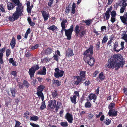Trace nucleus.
<instances>
[{
  "label": "nucleus",
  "mask_w": 127,
  "mask_h": 127,
  "mask_svg": "<svg viewBox=\"0 0 127 127\" xmlns=\"http://www.w3.org/2000/svg\"><path fill=\"white\" fill-rule=\"evenodd\" d=\"M65 118L69 123H72L73 118V115L71 113H70L69 112H67L65 115Z\"/></svg>",
  "instance_id": "obj_6"
},
{
  "label": "nucleus",
  "mask_w": 127,
  "mask_h": 127,
  "mask_svg": "<svg viewBox=\"0 0 127 127\" xmlns=\"http://www.w3.org/2000/svg\"><path fill=\"white\" fill-rule=\"evenodd\" d=\"M86 30H84L81 31L80 33H79V37L81 38L83 36H84V35L86 34Z\"/></svg>",
  "instance_id": "obj_29"
},
{
  "label": "nucleus",
  "mask_w": 127,
  "mask_h": 127,
  "mask_svg": "<svg viewBox=\"0 0 127 127\" xmlns=\"http://www.w3.org/2000/svg\"><path fill=\"white\" fill-rule=\"evenodd\" d=\"M38 118H39L38 116H34L31 117L30 120L36 121L38 119Z\"/></svg>",
  "instance_id": "obj_39"
},
{
  "label": "nucleus",
  "mask_w": 127,
  "mask_h": 127,
  "mask_svg": "<svg viewBox=\"0 0 127 127\" xmlns=\"http://www.w3.org/2000/svg\"><path fill=\"white\" fill-rule=\"evenodd\" d=\"M90 59V61H89V63L87 64L91 66H92L94 65V63L95 62V59L94 58H92L91 59Z\"/></svg>",
  "instance_id": "obj_28"
},
{
  "label": "nucleus",
  "mask_w": 127,
  "mask_h": 127,
  "mask_svg": "<svg viewBox=\"0 0 127 127\" xmlns=\"http://www.w3.org/2000/svg\"><path fill=\"white\" fill-rule=\"evenodd\" d=\"M23 83L24 86L27 88H28L30 85V84L26 80L24 81Z\"/></svg>",
  "instance_id": "obj_30"
},
{
  "label": "nucleus",
  "mask_w": 127,
  "mask_h": 127,
  "mask_svg": "<svg viewBox=\"0 0 127 127\" xmlns=\"http://www.w3.org/2000/svg\"><path fill=\"white\" fill-rule=\"evenodd\" d=\"M116 20V19L115 18V17L111 16L110 21L112 23H114Z\"/></svg>",
  "instance_id": "obj_59"
},
{
  "label": "nucleus",
  "mask_w": 127,
  "mask_h": 127,
  "mask_svg": "<svg viewBox=\"0 0 127 127\" xmlns=\"http://www.w3.org/2000/svg\"><path fill=\"white\" fill-rule=\"evenodd\" d=\"M72 32L68 30H65V35L67 36V39L68 40H69L71 38V35Z\"/></svg>",
  "instance_id": "obj_13"
},
{
  "label": "nucleus",
  "mask_w": 127,
  "mask_h": 127,
  "mask_svg": "<svg viewBox=\"0 0 127 127\" xmlns=\"http://www.w3.org/2000/svg\"><path fill=\"white\" fill-rule=\"evenodd\" d=\"M16 41L15 38L14 36H13L12 37V39L10 43V45L12 49H13L14 47L16 44Z\"/></svg>",
  "instance_id": "obj_17"
},
{
  "label": "nucleus",
  "mask_w": 127,
  "mask_h": 127,
  "mask_svg": "<svg viewBox=\"0 0 127 127\" xmlns=\"http://www.w3.org/2000/svg\"><path fill=\"white\" fill-rule=\"evenodd\" d=\"M120 18L122 22L125 25H127V17H125L124 16H120Z\"/></svg>",
  "instance_id": "obj_22"
},
{
  "label": "nucleus",
  "mask_w": 127,
  "mask_h": 127,
  "mask_svg": "<svg viewBox=\"0 0 127 127\" xmlns=\"http://www.w3.org/2000/svg\"><path fill=\"white\" fill-rule=\"evenodd\" d=\"M92 104L90 102L88 101L85 103V108H90L91 107Z\"/></svg>",
  "instance_id": "obj_35"
},
{
  "label": "nucleus",
  "mask_w": 127,
  "mask_h": 127,
  "mask_svg": "<svg viewBox=\"0 0 127 127\" xmlns=\"http://www.w3.org/2000/svg\"><path fill=\"white\" fill-rule=\"evenodd\" d=\"M111 122V120L109 119H106L105 120L104 123L106 125H108Z\"/></svg>",
  "instance_id": "obj_51"
},
{
  "label": "nucleus",
  "mask_w": 127,
  "mask_h": 127,
  "mask_svg": "<svg viewBox=\"0 0 127 127\" xmlns=\"http://www.w3.org/2000/svg\"><path fill=\"white\" fill-rule=\"evenodd\" d=\"M83 23H85L88 26H89L90 25L91 23L92 20L91 19H90L89 20H83Z\"/></svg>",
  "instance_id": "obj_37"
},
{
  "label": "nucleus",
  "mask_w": 127,
  "mask_h": 127,
  "mask_svg": "<svg viewBox=\"0 0 127 127\" xmlns=\"http://www.w3.org/2000/svg\"><path fill=\"white\" fill-rule=\"evenodd\" d=\"M30 124L32 127H39V126L38 125H36L32 123H30Z\"/></svg>",
  "instance_id": "obj_60"
},
{
  "label": "nucleus",
  "mask_w": 127,
  "mask_h": 127,
  "mask_svg": "<svg viewBox=\"0 0 127 127\" xmlns=\"http://www.w3.org/2000/svg\"><path fill=\"white\" fill-rule=\"evenodd\" d=\"M30 114V113L28 111H27L25 112L24 115V117L25 118H26V119H28V116Z\"/></svg>",
  "instance_id": "obj_48"
},
{
  "label": "nucleus",
  "mask_w": 127,
  "mask_h": 127,
  "mask_svg": "<svg viewBox=\"0 0 127 127\" xmlns=\"http://www.w3.org/2000/svg\"><path fill=\"white\" fill-rule=\"evenodd\" d=\"M11 53L10 49H7L6 50V56L8 57Z\"/></svg>",
  "instance_id": "obj_50"
},
{
  "label": "nucleus",
  "mask_w": 127,
  "mask_h": 127,
  "mask_svg": "<svg viewBox=\"0 0 127 127\" xmlns=\"http://www.w3.org/2000/svg\"><path fill=\"white\" fill-rule=\"evenodd\" d=\"M89 97L91 100L93 99L95 100L97 98V96L95 94H90Z\"/></svg>",
  "instance_id": "obj_24"
},
{
  "label": "nucleus",
  "mask_w": 127,
  "mask_h": 127,
  "mask_svg": "<svg viewBox=\"0 0 127 127\" xmlns=\"http://www.w3.org/2000/svg\"><path fill=\"white\" fill-rule=\"evenodd\" d=\"M120 54H114L112 59L109 62L107 66L108 68L110 67L112 69L115 68V69L118 70L120 67L123 68L125 63V61Z\"/></svg>",
  "instance_id": "obj_2"
},
{
  "label": "nucleus",
  "mask_w": 127,
  "mask_h": 127,
  "mask_svg": "<svg viewBox=\"0 0 127 127\" xmlns=\"http://www.w3.org/2000/svg\"><path fill=\"white\" fill-rule=\"evenodd\" d=\"M116 14V12L115 10H112L111 12V16L115 17Z\"/></svg>",
  "instance_id": "obj_53"
},
{
  "label": "nucleus",
  "mask_w": 127,
  "mask_h": 127,
  "mask_svg": "<svg viewBox=\"0 0 127 127\" xmlns=\"http://www.w3.org/2000/svg\"><path fill=\"white\" fill-rule=\"evenodd\" d=\"M13 3L8 2L7 3V8L8 10L13 9L15 6L16 11L12 15L9 17V20L11 22L15 21L18 19L20 16H22L24 11V6L19 0H11Z\"/></svg>",
  "instance_id": "obj_1"
},
{
  "label": "nucleus",
  "mask_w": 127,
  "mask_h": 127,
  "mask_svg": "<svg viewBox=\"0 0 127 127\" xmlns=\"http://www.w3.org/2000/svg\"><path fill=\"white\" fill-rule=\"evenodd\" d=\"M104 73L103 72L100 73L99 75V77L101 80H104L105 78V76L103 75Z\"/></svg>",
  "instance_id": "obj_32"
},
{
  "label": "nucleus",
  "mask_w": 127,
  "mask_h": 127,
  "mask_svg": "<svg viewBox=\"0 0 127 127\" xmlns=\"http://www.w3.org/2000/svg\"><path fill=\"white\" fill-rule=\"evenodd\" d=\"M53 57L54 60L57 62L58 61L59 56L58 55H57L56 54L54 55Z\"/></svg>",
  "instance_id": "obj_58"
},
{
  "label": "nucleus",
  "mask_w": 127,
  "mask_h": 127,
  "mask_svg": "<svg viewBox=\"0 0 127 127\" xmlns=\"http://www.w3.org/2000/svg\"><path fill=\"white\" fill-rule=\"evenodd\" d=\"M76 6V4L74 2H73L71 7V12L73 14L75 13Z\"/></svg>",
  "instance_id": "obj_27"
},
{
  "label": "nucleus",
  "mask_w": 127,
  "mask_h": 127,
  "mask_svg": "<svg viewBox=\"0 0 127 127\" xmlns=\"http://www.w3.org/2000/svg\"><path fill=\"white\" fill-rule=\"evenodd\" d=\"M60 125L62 127H66L68 126V124L66 122H62L60 123Z\"/></svg>",
  "instance_id": "obj_41"
},
{
  "label": "nucleus",
  "mask_w": 127,
  "mask_h": 127,
  "mask_svg": "<svg viewBox=\"0 0 127 127\" xmlns=\"http://www.w3.org/2000/svg\"><path fill=\"white\" fill-rule=\"evenodd\" d=\"M53 51V49L50 47H48L44 50V53L45 55H48L51 54Z\"/></svg>",
  "instance_id": "obj_18"
},
{
  "label": "nucleus",
  "mask_w": 127,
  "mask_h": 127,
  "mask_svg": "<svg viewBox=\"0 0 127 127\" xmlns=\"http://www.w3.org/2000/svg\"><path fill=\"white\" fill-rule=\"evenodd\" d=\"M79 77L83 79L84 80L86 79V71H81L79 73Z\"/></svg>",
  "instance_id": "obj_19"
},
{
  "label": "nucleus",
  "mask_w": 127,
  "mask_h": 127,
  "mask_svg": "<svg viewBox=\"0 0 127 127\" xmlns=\"http://www.w3.org/2000/svg\"><path fill=\"white\" fill-rule=\"evenodd\" d=\"M10 89L12 96L13 97H15V95L17 92L16 90L14 88H10Z\"/></svg>",
  "instance_id": "obj_23"
},
{
  "label": "nucleus",
  "mask_w": 127,
  "mask_h": 127,
  "mask_svg": "<svg viewBox=\"0 0 127 127\" xmlns=\"http://www.w3.org/2000/svg\"><path fill=\"white\" fill-rule=\"evenodd\" d=\"M95 49L96 50H98L100 47V41H98L96 44Z\"/></svg>",
  "instance_id": "obj_46"
},
{
  "label": "nucleus",
  "mask_w": 127,
  "mask_h": 127,
  "mask_svg": "<svg viewBox=\"0 0 127 127\" xmlns=\"http://www.w3.org/2000/svg\"><path fill=\"white\" fill-rule=\"evenodd\" d=\"M79 26L78 25H77L75 27L74 31L75 33V35L78 36V35L80 33V30L79 29Z\"/></svg>",
  "instance_id": "obj_20"
},
{
  "label": "nucleus",
  "mask_w": 127,
  "mask_h": 127,
  "mask_svg": "<svg viewBox=\"0 0 127 127\" xmlns=\"http://www.w3.org/2000/svg\"><path fill=\"white\" fill-rule=\"evenodd\" d=\"M76 78L77 79V80L74 82V83L76 85H77L82 83V81L83 80V79L79 77L78 76H76Z\"/></svg>",
  "instance_id": "obj_16"
},
{
  "label": "nucleus",
  "mask_w": 127,
  "mask_h": 127,
  "mask_svg": "<svg viewBox=\"0 0 127 127\" xmlns=\"http://www.w3.org/2000/svg\"><path fill=\"white\" fill-rule=\"evenodd\" d=\"M27 21L29 23L30 26L33 27L35 24V22H32L31 21V19L30 17H28L27 19Z\"/></svg>",
  "instance_id": "obj_25"
},
{
  "label": "nucleus",
  "mask_w": 127,
  "mask_h": 127,
  "mask_svg": "<svg viewBox=\"0 0 127 127\" xmlns=\"http://www.w3.org/2000/svg\"><path fill=\"white\" fill-rule=\"evenodd\" d=\"M5 7L3 4H1L0 5V10L2 12H5V10L4 9Z\"/></svg>",
  "instance_id": "obj_43"
},
{
  "label": "nucleus",
  "mask_w": 127,
  "mask_h": 127,
  "mask_svg": "<svg viewBox=\"0 0 127 127\" xmlns=\"http://www.w3.org/2000/svg\"><path fill=\"white\" fill-rule=\"evenodd\" d=\"M73 25H72L70 26V28L68 30L72 32L73 31Z\"/></svg>",
  "instance_id": "obj_64"
},
{
  "label": "nucleus",
  "mask_w": 127,
  "mask_h": 127,
  "mask_svg": "<svg viewBox=\"0 0 127 127\" xmlns=\"http://www.w3.org/2000/svg\"><path fill=\"white\" fill-rule=\"evenodd\" d=\"M46 73V70L45 66H43L41 70H40L37 72V74L39 75H45Z\"/></svg>",
  "instance_id": "obj_14"
},
{
  "label": "nucleus",
  "mask_w": 127,
  "mask_h": 127,
  "mask_svg": "<svg viewBox=\"0 0 127 127\" xmlns=\"http://www.w3.org/2000/svg\"><path fill=\"white\" fill-rule=\"evenodd\" d=\"M77 96L76 95H74L73 96H71L70 97V100L72 103H73L75 105L77 103L76 99Z\"/></svg>",
  "instance_id": "obj_21"
},
{
  "label": "nucleus",
  "mask_w": 127,
  "mask_h": 127,
  "mask_svg": "<svg viewBox=\"0 0 127 127\" xmlns=\"http://www.w3.org/2000/svg\"><path fill=\"white\" fill-rule=\"evenodd\" d=\"M67 20L66 19H64L61 23V26H65V23L67 22Z\"/></svg>",
  "instance_id": "obj_45"
},
{
  "label": "nucleus",
  "mask_w": 127,
  "mask_h": 127,
  "mask_svg": "<svg viewBox=\"0 0 127 127\" xmlns=\"http://www.w3.org/2000/svg\"><path fill=\"white\" fill-rule=\"evenodd\" d=\"M112 6H111L110 8H108L106 12L104 13L106 17V20H108L109 19L110 15V13L112 10Z\"/></svg>",
  "instance_id": "obj_15"
},
{
  "label": "nucleus",
  "mask_w": 127,
  "mask_h": 127,
  "mask_svg": "<svg viewBox=\"0 0 127 127\" xmlns=\"http://www.w3.org/2000/svg\"><path fill=\"white\" fill-rule=\"evenodd\" d=\"M90 83V81L88 79H87L85 82L83 83V84L85 86H88Z\"/></svg>",
  "instance_id": "obj_44"
},
{
  "label": "nucleus",
  "mask_w": 127,
  "mask_h": 127,
  "mask_svg": "<svg viewBox=\"0 0 127 127\" xmlns=\"http://www.w3.org/2000/svg\"><path fill=\"white\" fill-rule=\"evenodd\" d=\"M58 91L57 90H55L53 92H52V95L53 98H55L58 95Z\"/></svg>",
  "instance_id": "obj_26"
},
{
  "label": "nucleus",
  "mask_w": 127,
  "mask_h": 127,
  "mask_svg": "<svg viewBox=\"0 0 127 127\" xmlns=\"http://www.w3.org/2000/svg\"><path fill=\"white\" fill-rule=\"evenodd\" d=\"M27 11L28 13L30 14L31 13V10L32 9L30 6L27 7Z\"/></svg>",
  "instance_id": "obj_62"
},
{
  "label": "nucleus",
  "mask_w": 127,
  "mask_h": 127,
  "mask_svg": "<svg viewBox=\"0 0 127 127\" xmlns=\"http://www.w3.org/2000/svg\"><path fill=\"white\" fill-rule=\"evenodd\" d=\"M71 6L70 4L68 5L66 7V9L65 10V13H67L68 14L69 13V12L70 10Z\"/></svg>",
  "instance_id": "obj_33"
},
{
  "label": "nucleus",
  "mask_w": 127,
  "mask_h": 127,
  "mask_svg": "<svg viewBox=\"0 0 127 127\" xmlns=\"http://www.w3.org/2000/svg\"><path fill=\"white\" fill-rule=\"evenodd\" d=\"M46 107L45 103V101H43L41 103V105L40 107L41 110H43L45 109Z\"/></svg>",
  "instance_id": "obj_36"
},
{
  "label": "nucleus",
  "mask_w": 127,
  "mask_h": 127,
  "mask_svg": "<svg viewBox=\"0 0 127 127\" xmlns=\"http://www.w3.org/2000/svg\"><path fill=\"white\" fill-rule=\"evenodd\" d=\"M49 30H51L52 31H54L55 30H57L58 28L57 26L54 25H53L51 26L48 28Z\"/></svg>",
  "instance_id": "obj_34"
},
{
  "label": "nucleus",
  "mask_w": 127,
  "mask_h": 127,
  "mask_svg": "<svg viewBox=\"0 0 127 127\" xmlns=\"http://www.w3.org/2000/svg\"><path fill=\"white\" fill-rule=\"evenodd\" d=\"M108 39L107 36L106 35H105L103 38V39L102 41V44L105 43H106Z\"/></svg>",
  "instance_id": "obj_40"
},
{
  "label": "nucleus",
  "mask_w": 127,
  "mask_h": 127,
  "mask_svg": "<svg viewBox=\"0 0 127 127\" xmlns=\"http://www.w3.org/2000/svg\"><path fill=\"white\" fill-rule=\"evenodd\" d=\"M115 106V103H110L108 106V108L109 110H112Z\"/></svg>",
  "instance_id": "obj_42"
},
{
  "label": "nucleus",
  "mask_w": 127,
  "mask_h": 127,
  "mask_svg": "<svg viewBox=\"0 0 127 127\" xmlns=\"http://www.w3.org/2000/svg\"><path fill=\"white\" fill-rule=\"evenodd\" d=\"M23 83H20L19 84V86L20 89H23L24 88V86Z\"/></svg>",
  "instance_id": "obj_57"
},
{
  "label": "nucleus",
  "mask_w": 127,
  "mask_h": 127,
  "mask_svg": "<svg viewBox=\"0 0 127 127\" xmlns=\"http://www.w3.org/2000/svg\"><path fill=\"white\" fill-rule=\"evenodd\" d=\"M124 43L125 42L124 41H122L121 42V48L119 49V50L118 51H119L120 50H123L124 49Z\"/></svg>",
  "instance_id": "obj_49"
},
{
  "label": "nucleus",
  "mask_w": 127,
  "mask_h": 127,
  "mask_svg": "<svg viewBox=\"0 0 127 127\" xmlns=\"http://www.w3.org/2000/svg\"><path fill=\"white\" fill-rule=\"evenodd\" d=\"M11 74L16 77L17 76V72L15 71H12L11 72Z\"/></svg>",
  "instance_id": "obj_61"
},
{
  "label": "nucleus",
  "mask_w": 127,
  "mask_h": 127,
  "mask_svg": "<svg viewBox=\"0 0 127 127\" xmlns=\"http://www.w3.org/2000/svg\"><path fill=\"white\" fill-rule=\"evenodd\" d=\"M48 106L51 109H54L56 106L57 101L56 100H50L48 102Z\"/></svg>",
  "instance_id": "obj_7"
},
{
  "label": "nucleus",
  "mask_w": 127,
  "mask_h": 127,
  "mask_svg": "<svg viewBox=\"0 0 127 127\" xmlns=\"http://www.w3.org/2000/svg\"><path fill=\"white\" fill-rule=\"evenodd\" d=\"M52 86L53 87H56L57 86L58 87L61 85V81L56 80L53 79L52 80Z\"/></svg>",
  "instance_id": "obj_11"
},
{
  "label": "nucleus",
  "mask_w": 127,
  "mask_h": 127,
  "mask_svg": "<svg viewBox=\"0 0 127 127\" xmlns=\"http://www.w3.org/2000/svg\"><path fill=\"white\" fill-rule=\"evenodd\" d=\"M55 72L54 73L55 77L57 78L62 77L64 72L62 70L59 69L58 68H56L55 69Z\"/></svg>",
  "instance_id": "obj_5"
},
{
  "label": "nucleus",
  "mask_w": 127,
  "mask_h": 127,
  "mask_svg": "<svg viewBox=\"0 0 127 127\" xmlns=\"http://www.w3.org/2000/svg\"><path fill=\"white\" fill-rule=\"evenodd\" d=\"M45 86L43 85H40L37 88V92L36 94L39 97H40L42 101H43L44 99V96L42 92L45 88Z\"/></svg>",
  "instance_id": "obj_4"
},
{
  "label": "nucleus",
  "mask_w": 127,
  "mask_h": 127,
  "mask_svg": "<svg viewBox=\"0 0 127 127\" xmlns=\"http://www.w3.org/2000/svg\"><path fill=\"white\" fill-rule=\"evenodd\" d=\"M42 16L43 18L44 21L47 20L48 18L50 17V15L46 11L44 10H41V11Z\"/></svg>",
  "instance_id": "obj_8"
},
{
  "label": "nucleus",
  "mask_w": 127,
  "mask_h": 127,
  "mask_svg": "<svg viewBox=\"0 0 127 127\" xmlns=\"http://www.w3.org/2000/svg\"><path fill=\"white\" fill-rule=\"evenodd\" d=\"M118 111L115 109L109 110L108 112V115L110 116L115 117L117 115Z\"/></svg>",
  "instance_id": "obj_10"
},
{
  "label": "nucleus",
  "mask_w": 127,
  "mask_h": 127,
  "mask_svg": "<svg viewBox=\"0 0 127 127\" xmlns=\"http://www.w3.org/2000/svg\"><path fill=\"white\" fill-rule=\"evenodd\" d=\"M36 71L37 70H38L40 68V67L38 64H36L35 65L32 66L31 67Z\"/></svg>",
  "instance_id": "obj_38"
},
{
  "label": "nucleus",
  "mask_w": 127,
  "mask_h": 127,
  "mask_svg": "<svg viewBox=\"0 0 127 127\" xmlns=\"http://www.w3.org/2000/svg\"><path fill=\"white\" fill-rule=\"evenodd\" d=\"M74 55L73 50L69 48L66 50L65 56L66 57L68 56V57H71Z\"/></svg>",
  "instance_id": "obj_9"
},
{
  "label": "nucleus",
  "mask_w": 127,
  "mask_h": 127,
  "mask_svg": "<svg viewBox=\"0 0 127 127\" xmlns=\"http://www.w3.org/2000/svg\"><path fill=\"white\" fill-rule=\"evenodd\" d=\"M54 0H50L48 2V5L50 7L52 6V4H53Z\"/></svg>",
  "instance_id": "obj_56"
},
{
  "label": "nucleus",
  "mask_w": 127,
  "mask_h": 127,
  "mask_svg": "<svg viewBox=\"0 0 127 127\" xmlns=\"http://www.w3.org/2000/svg\"><path fill=\"white\" fill-rule=\"evenodd\" d=\"M39 47V45L37 44H36L34 46H32L31 47V49L32 50H34L38 48Z\"/></svg>",
  "instance_id": "obj_47"
},
{
  "label": "nucleus",
  "mask_w": 127,
  "mask_h": 127,
  "mask_svg": "<svg viewBox=\"0 0 127 127\" xmlns=\"http://www.w3.org/2000/svg\"><path fill=\"white\" fill-rule=\"evenodd\" d=\"M35 72L33 69L32 67L29 69L28 73L30 76L31 79H32L34 78V74Z\"/></svg>",
  "instance_id": "obj_12"
},
{
  "label": "nucleus",
  "mask_w": 127,
  "mask_h": 127,
  "mask_svg": "<svg viewBox=\"0 0 127 127\" xmlns=\"http://www.w3.org/2000/svg\"><path fill=\"white\" fill-rule=\"evenodd\" d=\"M118 42L116 41L114 44L113 50L115 51H116L117 52H119L118 51L119 50H116V48L118 47Z\"/></svg>",
  "instance_id": "obj_31"
},
{
  "label": "nucleus",
  "mask_w": 127,
  "mask_h": 127,
  "mask_svg": "<svg viewBox=\"0 0 127 127\" xmlns=\"http://www.w3.org/2000/svg\"><path fill=\"white\" fill-rule=\"evenodd\" d=\"M57 105H56V106L55 108H56L59 109L60 107V106L62 105V103L61 102H59L58 101L57 102Z\"/></svg>",
  "instance_id": "obj_54"
},
{
  "label": "nucleus",
  "mask_w": 127,
  "mask_h": 127,
  "mask_svg": "<svg viewBox=\"0 0 127 127\" xmlns=\"http://www.w3.org/2000/svg\"><path fill=\"white\" fill-rule=\"evenodd\" d=\"M61 27H62V29L61 31V34H63V33L64 31L65 32V30H66L65 29V27L63 26H61Z\"/></svg>",
  "instance_id": "obj_63"
},
{
  "label": "nucleus",
  "mask_w": 127,
  "mask_h": 127,
  "mask_svg": "<svg viewBox=\"0 0 127 127\" xmlns=\"http://www.w3.org/2000/svg\"><path fill=\"white\" fill-rule=\"evenodd\" d=\"M93 46L92 45H91L89 48L83 52V59L86 63H88L89 61H90V59H91L92 58H94L92 56L93 54Z\"/></svg>",
  "instance_id": "obj_3"
},
{
  "label": "nucleus",
  "mask_w": 127,
  "mask_h": 127,
  "mask_svg": "<svg viewBox=\"0 0 127 127\" xmlns=\"http://www.w3.org/2000/svg\"><path fill=\"white\" fill-rule=\"evenodd\" d=\"M6 48V46H4L3 48L0 49V53L3 54L5 51V50Z\"/></svg>",
  "instance_id": "obj_52"
},
{
  "label": "nucleus",
  "mask_w": 127,
  "mask_h": 127,
  "mask_svg": "<svg viewBox=\"0 0 127 127\" xmlns=\"http://www.w3.org/2000/svg\"><path fill=\"white\" fill-rule=\"evenodd\" d=\"M21 123L18 121H16V124L14 127H19Z\"/></svg>",
  "instance_id": "obj_55"
}]
</instances>
